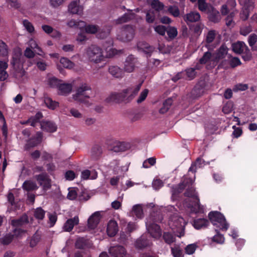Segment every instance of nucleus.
<instances>
[{
  "instance_id": "79ce46f5",
  "label": "nucleus",
  "mask_w": 257,
  "mask_h": 257,
  "mask_svg": "<svg viewBox=\"0 0 257 257\" xmlns=\"http://www.w3.org/2000/svg\"><path fill=\"white\" fill-rule=\"evenodd\" d=\"M44 102L46 106L50 109H54L57 107L58 103L57 102L53 101L50 98L45 97Z\"/></svg>"
},
{
  "instance_id": "473e14b6",
  "label": "nucleus",
  "mask_w": 257,
  "mask_h": 257,
  "mask_svg": "<svg viewBox=\"0 0 257 257\" xmlns=\"http://www.w3.org/2000/svg\"><path fill=\"white\" fill-rule=\"evenodd\" d=\"M67 25L70 27H74L81 30L84 28L85 29V28L87 26L86 24L84 21L74 20H72L70 21L68 23Z\"/></svg>"
},
{
  "instance_id": "f704fd0d",
  "label": "nucleus",
  "mask_w": 257,
  "mask_h": 257,
  "mask_svg": "<svg viewBox=\"0 0 257 257\" xmlns=\"http://www.w3.org/2000/svg\"><path fill=\"white\" fill-rule=\"evenodd\" d=\"M28 47L33 49L38 54L41 55V53L42 52L41 48L39 46L38 43L34 38L30 39L28 42Z\"/></svg>"
},
{
  "instance_id": "6e6d98bb",
  "label": "nucleus",
  "mask_w": 257,
  "mask_h": 257,
  "mask_svg": "<svg viewBox=\"0 0 257 257\" xmlns=\"http://www.w3.org/2000/svg\"><path fill=\"white\" fill-rule=\"evenodd\" d=\"M8 55V49L7 45L2 41H0V55L7 56Z\"/></svg>"
},
{
  "instance_id": "bf43d9fd",
  "label": "nucleus",
  "mask_w": 257,
  "mask_h": 257,
  "mask_svg": "<svg viewBox=\"0 0 257 257\" xmlns=\"http://www.w3.org/2000/svg\"><path fill=\"white\" fill-rule=\"evenodd\" d=\"M255 0H244L242 1V4H239L242 7L252 10L254 8Z\"/></svg>"
},
{
  "instance_id": "bb28decb",
  "label": "nucleus",
  "mask_w": 257,
  "mask_h": 257,
  "mask_svg": "<svg viewBox=\"0 0 257 257\" xmlns=\"http://www.w3.org/2000/svg\"><path fill=\"white\" fill-rule=\"evenodd\" d=\"M109 73L113 77L119 78L123 76V71L117 66H110L108 68Z\"/></svg>"
},
{
  "instance_id": "f257e3e1",
  "label": "nucleus",
  "mask_w": 257,
  "mask_h": 257,
  "mask_svg": "<svg viewBox=\"0 0 257 257\" xmlns=\"http://www.w3.org/2000/svg\"><path fill=\"white\" fill-rule=\"evenodd\" d=\"M142 84H139L135 87H129L123 89L121 92H112L105 99L107 103H120L122 101L127 102L131 101L137 95L140 90Z\"/></svg>"
},
{
  "instance_id": "9b49d317",
  "label": "nucleus",
  "mask_w": 257,
  "mask_h": 257,
  "mask_svg": "<svg viewBox=\"0 0 257 257\" xmlns=\"http://www.w3.org/2000/svg\"><path fill=\"white\" fill-rule=\"evenodd\" d=\"M47 84L51 87L57 88L59 90V93L63 95L64 84L62 80H59L55 77H50L48 78Z\"/></svg>"
},
{
  "instance_id": "c756f323",
  "label": "nucleus",
  "mask_w": 257,
  "mask_h": 257,
  "mask_svg": "<svg viewBox=\"0 0 257 257\" xmlns=\"http://www.w3.org/2000/svg\"><path fill=\"white\" fill-rule=\"evenodd\" d=\"M129 148V145L124 143L117 142L115 143L111 150L114 152H124Z\"/></svg>"
},
{
  "instance_id": "f03ea898",
  "label": "nucleus",
  "mask_w": 257,
  "mask_h": 257,
  "mask_svg": "<svg viewBox=\"0 0 257 257\" xmlns=\"http://www.w3.org/2000/svg\"><path fill=\"white\" fill-rule=\"evenodd\" d=\"M193 183L190 185L186 187V191L184 193V195L188 198H191L194 199V201L192 202L190 201L189 199H186L184 202L187 204L188 208L191 209V210L196 213L199 212L201 211V208L199 202V198L198 196L194 187L192 186Z\"/></svg>"
},
{
  "instance_id": "49530a36",
  "label": "nucleus",
  "mask_w": 257,
  "mask_h": 257,
  "mask_svg": "<svg viewBox=\"0 0 257 257\" xmlns=\"http://www.w3.org/2000/svg\"><path fill=\"white\" fill-rule=\"evenodd\" d=\"M196 69L193 68H190L186 69L185 73V76H186L188 80H193L196 76Z\"/></svg>"
},
{
  "instance_id": "412c9836",
  "label": "nucleus",
  "mask_w": 257,
  "mask_h": 257,
  "mask_svg": "<svg viewBox=\"0 0 257 257\" xmlns=\"http://www.w3.org/2000/svg\"><path fill=\"white\" fill-rule=\"evenodd\" d=\"M92 243L84 237H79L75 242V247L78 249H86L90 248Z\"/></svg>"
},
{
  "instance_id": "423d86ee",
  "label": "nucleus",
  "mask_w": 257,
  "mask_h": 257,
  "mask_svg": "<svg viewBox=\"0 0 257 257\" xmlns=\"http://www.w3.org/2000/svg\"><path fill=\"white\" fill-rule=\"evenodd\" d=\"M194 180L191 178L185 177L179 184L173 185L171 187L172 198L177 200L179 195L186 188V187L194 183Z\"/></svg>"
},
{
  "instance_id": "a211bd4d",
  "label": "nucleus",
  "mask_w": 257,
  "mask_h": 257,
  "mask_svg": "<svg viewBox=\"0 0 257 257\" xmlns=\"http://www.w3.org/2000/svg\"><path fill=\"white\" fill-rule=\"evenodd\" d=\"M100 216L99 212L96 211L89 217L87 221L88 228L94 229L96 227L100 221Z\"/></svg>"
},
{
  "instance_id": "5701e85b",
  "label": "nucleus",
  "mask_w": 257,
  "mask_h": 257,
  "mask_svg": "<svg viewBox=\"0 0 257 257\" xmlns=\"http://www.w3.org/2000/svg\"><path fill=\"white\" fill-rule=\"evenodd\" d=\"M205 165V161L202 158L200 157L197 158L195 161L192 163L188 172L195 173L197 168H202Z\"/></svg>"
},
{
  "instance_id": "4be33fe9",
  "label": "nucleus",
  "mask_w": 257,
  "mask_h": 257,
  "mask_svg": "<svg viewBox=\"0 0 257 257\" xmlns=\"http://www.w3.org/2000/svg\"><path fill=\"white\" fill-rule=\"evenodd\" d=\"M151 242L145 235L141 236L135 242V246L138 249H143L149 246Z\"/></svg>"
},
{
  "instance_id": "b1692460",
  "label": "nucleus",
  "mask_w": 257,
  "mask_h": 257,
  "mask_svg": "<svg viewBox=\"0 0 257 257\" xmlns=\"http://www.w3.org/2000/svg\"><path fill=\"white\" fill-rule=\"evenodd\" d=\"M200 15L198 12H191L185 16L184 20L186 23L196 22L200 20Z\"/></svg>"
},
{
  "instance_id": "37998d69",
  "label": "nucleus",
  "mask_w": 257,
  "mask_h": 257,
  "mask_svg": "<svg viewBox=\"0 0 257 257\" xmlns=\"http://www.w3.org/2000/svg\"><path fill=\"white\" fill-rule=\"evenodd\" d=\"M68 193L67 196V198L71 200L75 199L77 197V188H69L68 189Z\"/></svg>"
},
{
  "instance_id": "69168bd1",
  "label": "nucleus",
  "mask_w": 257,
  "mask_h": 257,
  "mask_svg": "<svg viewBox=\"0 0 257 257\" xmlns=\"http://www.w3.org/2000/svg\"><path fill=\"white\" fill-rule=\"evenodd\" d=\"M229 65L231 68H235L241 64L240 59L238 57H232L229 61Z\"/></svg>"
},
{
  "instance_id": "aec40b11",
  "label": "nucleus",
  "mask_w": 257,
  "mask_h": 257,
  "mask_svg": "<svg viewBox=\"0 0 257 257\" xmlns=\"http://www.w3.org/2000/svg\"><path fill=\"white\" fill-rule=\"evenodd\" d=\"M36 179L40 185L42 186L45 190L48 189L50 186V180L46 174H42L36 176Z\"/></svg>"
},
{
  "instance_id": "c03bdc74",
  "label": "nucleus",
  "mask_w": 257,
  "mask_h": 257,
  "mask_svg": "<svg viewBox=\"0 0 257 257\" xmlns=\"http://www.w3.org/2000/svg\"><path fill=\"white\" fill-rule=\"evenodd\" d=\"M151 5L152 8L158 12L162 11L164 7V4L159 0H153Z\"/></svg>"
},
{
  "instance_id": "864d4df0",
  "label": "nucleus",
  "mask_w": 257,
  "mask_h": 257,
  "mask_svg": "<svg viewBox=\"0 0 257 257\" xmlns=\"http://www.w3.org/2000/svg\"><path fill=\"white\" fill-rule=\"evenodd\" d=\"M171 253L174 257H182L183 251L179 246L171 247Z\"/></svg>"
},
{
  "instance_id": "a878e982",
  "label": "nucleus",
  "mask_w": 257,
  "mask_h": 257,
  "mask_svg": "<svg viewBox=\"0 0 257 257\" xmlns=\"http://www.w3.org/2000/svg\"><path fill=\"white\" fill-rule=\"evenodd\" d=\"M246 47H248L244 42L242 41H238L232 45L233 51L236 53L240 54L246 50Z\"/></svg>"
},
{
  "instance_id": "774afa93",
  "label": "nucleus",
  "mask_w": 257,
  "mask_h": 257,
  "mask_svg": "<svg viewBox=\"0 0 257 257\" xmlns=\"http://www.w3.org/2000/svg\"><path fill=\"white\" fill-rule=\"evenodd\" d=\"M45 212L41 208H37L34 213L35 217L38 219H43L45 216Z\"/></svg>"
},
{
  "instance_id": "0e129e2a",
  "label": "nucleus",
  "mask_w": 257,
  "mask_h": 257,
  "mask_svg": "<svg viewBox=\"0 0 257 257\" xmlns=\"http://www.w3.org/2000/svg\"><path fill=\"white\" fill-rule=\"evenodd\" d=\"M156 159L155 157H151L145 160L143 164V167L148 168L150 166H153L156 164Z\"/></svg>"
},
{
  "instance_id": "09e8293b",
  "label": "nucleus",
  "mask_w": 257,
  "mask_h": 257,
  "mask_svg": "<svg viewBox=\"0 0 257 257\" xmlns=\"http://www.w3.org/2000/svg\"><path fill=\"white\" fill-rule=\"evenodd\" d=\"M167 11L174 17H178L180 15V11L179 8L176 6H170Z\"/></svg>"
},
{
  "instance_id": "6e6552de",
  "label": "nucleus",
  "mask_w": 257,
  "mask_h": 257,
  "mask_svg": "<svg viewBox=\"0 0 257 257\" xmlns=\"http://www.w3.org/2000/svg\"><path fill=\"white\" fill-rule=\"evenodd\" d=\"M206 83L204 81H199L193 87L190 94V97L194 99L201 97L205 92Z\"/></svg>"
},
{
  "instance_id": "20e7f679",
  "label": "nucleus",
  "mask_w": 257,
  "mask_h": 257,
  "mask_svg": "<svg viewBox=\"0 0 257 257\" xmlns=\"http://www.w3.org/2000/svg\"><path fill=\"white\" fill-rule=\"evenodd\" d=\"M86 55L89 61L95 64L100 63L104 59L102 49L95 45H92L87 49Z\"/></svg>"
},
{
  "instance_id": "338daca9",
  "label": "nucleus",
  "mask_w": 257,
  "mask_h": 257,
  "mask_svg": "<svg viewBox=\"0 0 257 257\" xmlns=\"http://www.w3.org/2000/svg\"><path fill=\"white\" fill-rule=\"evenodd\" d=\"M146 20L148 23H153L155 20V14L152 11H149L146 14Z\"/></svg>"
},
{
  "instance_id": "13d9d810",
  "label": "nucleus",
  "mask_w": 257,
  "mask_h": 257,
  "mask_svg": "<svg viewBox=\"0 0 257 257\" xmlns=\"http://www.w3.org/2000/svg\"><path fill=\"white\" fill-rule=\"evenodd\" d=\"M211 56H212V54H211V52H210L209 51L205 52L204 54V55H203V56L200 59V60H199L200 63L201 64H206L207 62H208L210 60V59L211 57Z\"/></svg>"
},
{
  "instance_id": "680f3d73",
  "label": "nucleus",
  "mask_w": 257,
  "mask_h": 257,
  "mask_svg": "<svg viewBox=\"0 0 257 257\" xmlns=\"http://www.w3.org/2000/svg\"><path fill=\"white\" fill-rule=\"evenodd\" d=\"M131 19V15L125 13L123 16L120 17V18H118L116 21V24H121L123 23H125L128 22Z\"/></svg>"
},
{
  "instance_id": "4468645a",
  "label": "nucleus",
  "mask_w": 257,
  "mask_h": 257,
  "mask_svg": "<svg viewBox=\"0 0 257 257\" xmlns=\"http://www.w3.org/2000/svg\"><path fill=\"white\" fill-rule=\"evenodd\" d=\"M206 14L208 20L213 23H219L221 19L219 12L214 7H210V9Z\"/></svg>"
},
{
  "instance_id": "8fccbe9b",
  "label": "nucleus",
  "mask_w": 257,
  "mask_h": 257,
  "mask_svg": "<svg viewBox=\"0 0 257 257\" xmlns=\"http://www.w3.org/2000/svg\"><path fill=\"white\" fill-rule=\"evenodd\" d=\"M99 27L96 25H88L85 28V32L88 34H95L99 30Z\"/></svg>"
},
{
  "instance_id": "de8ad7c7",
  "label": "nucleus",
  "mask_w": 257,
  "mask_h": 257,
  "mask_svg": "<svg viewBox=\"0 0 257 257\" xmlns=\"http://www.w3.org/2000/svg\"><path fill=\"white\" fill-rule=\"evenodd\" d=\"M166 32L167 33L169 38L171 39H174L178 34L177 29L174 27H169L167 29H166Z\"/></svg>"
},
{
  "instance_id": "cd10ccee",
  "label": "nucleus",
  "mask_w": 257,
  "mask_h": 257,
  "mask_svg": "<svg viewBox=\"0 0 257 257\" xmlns=\"http://www.w3.org/2000/svg\"><path fill=\"white\" fill-rule=\"evenodd\" d=\"M79 219L78 216L67 220L65 222V231H71L74 226L79 223Z\"/></svg>"
},
{
  "instance_id": "39448f33",
  "label": "nucleus",
  "mask_w": 257,
  "mask_h": 257,
  "mask_svg": "<svg viewBox=\"0 0 257 257\" xmlns=\"http://www.w3.org/2000/svg\"><path fill=\"white\" fill-rule=\"evenodd\" d=\"M91 87L86 83L82 84L76 90V93L73 95V99L78 102L88 105L89 101L88 99L89 96L86 94L87 90H91Z\"/></svg>"
},
{
  "instance_id": "1a4fd4ad",
  "label": "nucleus",
  "mask_w": 257,
  "mask_h": 257,
  "mask_svg": "<svg viewBox=\"0 0 257 257\" xmlns=\"http://www.w3.org/2000/svg\"><path fill=\"white\" fill-rule=\"evenodd\" d=\"M28 222V217L26 215H23L21 218L12 220L11 224L16 228L14 229V234L17 236L21 235L24 233V231L19 228V226Z\"/></svg>"
},
{
  "instance_id": "4c0bfd02",
  "label": "nucleus",
  "mask_w": 257,
  "mask_h": 257,
  "mask_svg": "<svg viewBox=\"0 0 257 257\" xmlns=\"http://www.w3.org/2000/svg\"><path fill=\"white\" fill-rule=\"evenodd\" d=\"M163 238L164 240V241L168 244H171L176 241V237L173 235V234L169 232H164Z\"/></svg>"
},
{
  "instance_id": "2eb2a0df",
  "label": "nucleus",
  "mask_w": 257,
  "mask_h": 257,
  "mask_svg": "<svg viewBox=\"0 0 257 257\" xmlns=\"http://www.w3.org/2000/svg\"><path fill=\"white\" fill-rule=\"evenodd\" d=\"M21 53L19 50H15L13 54L11 64L16 70H22L23 68L22 63L21 61Z\"/></svg>"
},
{
  "instance_id": "7c9ffc66",
  "label": "nucleus",
  "mask_w": 257,
  "mask_h": 257,
  "mask_svg": "<svg viewBox=\"0 0 257 257\" xmlns=\"http://www.w3.org/2000/svg\"><path fill=\"white\" fill-rule=\"evenodd\" d=\"M228 50L227 46L224 44H222L217 50L215 59L218 61L224 58L227 53Z\"/></svg>"
},
{
  "instance_id": "a18cd8bd",
  "label": "nucleus",
  "mask_w": 257,
  "mask_h": 257,
  "mask_svg": "<svg viewBox=\"0 0 257 257\" xmlns=\"http://www.w3.org/2000/svg\"><path fill=\"white\" fill-rule=\"evenodd\" d=\"M204 27V25L201 23H198L191 26V29L194 33L197 35H200Z\"/></svg>"
},
{
  "instance_id": "e2e57ef3",
  "label": "nucleus",
  "mask_w": 257,
  "mask_h": 257,
  "mask_svg": "<svg viewBox=\"0 0 257 257\" xmlns=\"http://www.w3.org/2000/svg\"><path fill=\"white\" fill-rule=\"evenodd\" d=\"M40 240V235L38 233H35L32 237L30 245L31 247H35Z\"/></svg>"
},
{
  "instance_id": "052dcab7",
  "label": "nucleus",
  "mask_w": 257,
  "mask_h": 257,
  "mask_svg": "<svg viewBox=\"0 0 257 257\" xmlns=\"http://www.w3.org/2000/svg\"><path fill=\"white\" fill-rule=\"evenodd\" d=\"M241 54H242L241 57L244 61H249L251 59L252 54L248 47H246V50Z\"/></svg>"
},
{
  "instance_id": "c9c22d12",
  "label": "nucleus",
  "mask_w": 257,
  "mask_h": 257,
  "mask_svg": "<svg viewBox=\"0 0 257 257\" xmlns=\"http://www.w3.org/2000/svg\"><path fill=\"white\" fill-rule=\"evenodd\" d=\"M198 8L199 11L202 12L207 13L210 7H213L211 4L206 2V0H198Z\"/></svg>"
},
{
  "instance_id": "6ab92c4d",
  "label": "nucleus",
  "mask_w": 257,
  "mask_h": 257,
  "mask_svg": "<svg viewBox=\"0 0 257 257\" xmlns=\"http://www.w3.org/2000/svg\"><path fill=\"white\" fill-rule=\"evenodd\" d=\"M118 231V225L116 221L110 220L107 226L106 232L109 236H114Z\"/></svg>"
},
{
  "instance_id": "7ed1b4c3",
  "label": "nucleus",
  "mask_w": 257,
  "mask_h": 257,
  "mask_svg": "<svg viewBox=\"0 0 257 257\" xmlns=\"http://www.w3.org/2000/svg\"><path fill=\"white\" fill-rule=\"evenodd\" d=\"M208 218L213 225L219 228L222 231H226L229 228L224 216L217 211H211L208 214Z\"/></svg>"
},
{
  "instance_id": "ea45409f",
  "label": "nucleus",
  "mask_w": 257,
  "mask_h": 257,
  "mask_svg": "<svg viewBox=\"0 0 257 257\" xmlns=\"http://www.w3.org/2000/svg\"><path fill=\"white\" fill-rule=\"evenodd\" d=\"M23 188L26 191H31L37 189L38 187L35 182L28 180L23 183Z\"/></svg>"
},
{
  "instance_id": "393cba45",
  "label": "nucleus",
  "mask_w": 257,
  "mask_h": 257,
  "mask_svg": "<svg viewBox=\"0 0 257 257\" xmlns=\"http://www.w3.org/2000/svg\"><path fill=\"white\" fill-rule=\"evenodd\" d=\"M130 216H136L138 218L141 219L144 217V212L142 206L140 204L135 205L132 211L130 213Z\"/></svg>"
},
{
  "instance_id": "4d7b16f0",
  "label": "nucleus",
  "mask_w": 257,
  "mask_h": 257,
  "mask_svg": "<svg viewBox=\"0 0 257 257\" xmlns=\"http://www.w3.org/2000/svg\"><path fill=\"white\" fill-rule=\"evenodd\" d=\"M23 24L26 30L30 33H32L34 32L35 29L31 23L27 20H25L23 22Z\"/></svg>"
},
{
  "instance_id": "dca6fc26",
  "label": "nucleus",
  "mask_w": 257,
  "mask_h": 257,
  "mask_svg": "<svg viewBox=\"0 0 257 257\" xmlns=\"http://www.w3.org/2000/svg\"><path fill=\"white\" fill-rule=\"evenodd\" d=\"M147 228L151 235L155 238L160 237L161 235V229L159 225L156 223H147Z\"/></svg>"
},
{
  "instance_id": "5fc2aeb1",
  "label": "nucleus",
  "mask_w": 257,
  "mask_h": 257,
  "mask_svg": "<svg viewBox=\"0 0 257 257\" xmlns=\"http://www.w3.org/2000/svg\"><path fill=\"white\" fill-rule=\"evenodd\" d=\"M13 235L11 234H6L4 237L0 238V243L4 245L9 244L13 240Z\"/></svg>"
},
{
  "instance_id": "72a5a7b5",
  "label": "nucleus",
  "mask_w": 257,
  "mask_h": 257,
  "mask_svg": "<svg viewBox=\"0 0 257 257\" xmlns=\"http://www.w3.org/2000/svg\"><path fill=\"white\" fill-rule=\"evenodd\" d=\"M219 228H215V231L216 234L214 236L211 238L212 242H215L218 244H223L224 242L225 238L223 235L219 232Z\"/></svg>"
},
{
  "instance_id": "3c124183",
  "label": "nucleus",
  "mask_w": 257,
  "mask_h": 257,
  "mask_svg": "<svg viewBox=\"0 0 257 257\" xmlns=\"http://www.w3.org/2000/svg\"><path fill=\"white\" fill-rule=\"evenodd\" d=\"M250 10V9L242 7V8L240 13V18L242 21L247 20L249 17Z\"/></svg>"
},
{
  "instance_id": "e433bc0d",
  "label": "nucleus",
  "mask_w": 257,
  "mask_h": 257,
  "mask_svg": "<svg viewBox=\"0 0 257 257\" xmlns=\"http://www.w3.org/2000/svg\"><path fill=\"white\" fill-rule=\"evenodd\" d=\"M173 103V99L172 98L167 99L163 103V105L159 110V112L164 114L167 112L169 109L170 106Z\"/></svg>"
},
{
  "instance_id": "0eeeda50",
  "label": "nucleus",
  "mask_w": 257,
  "mask_h": 257,
  "mask_svg": "<svg viewBox=\"0 0 257 257\" xmlns=\"http://www.w3.org/2000/svg\"><path fill=\"white\" fill-rule=\"evenodd\" d=\"M135 35V30L130 25L124 26L117 35V38L120 41L126 42L131 41Z\"/></svg>"
},
{
  "instance_id": "2f4dec72",
  "label": "nucleus",
  "mask_w": 257,
  "mask_h": 257,
  "mask_svg": "<svg viewBox=\"0 0 257 257\" xmlns=\"http://www.w3.org/2000/svg\"><path fill=\"white\" fill-rule=\"evenodd\" d=\"M208 220L205 218H198L194 219L193 221V226L194 228L197 229L206 227L208 226Z\"/></svg>"
},
{
  "instance_id": "603ef678",
  "label": "nucleus",
  "mask_w": 257,
  "mask_h": 257,
  "mask_svg": "<svg viewBox=\"0 0 257 257\" xmlns=\"http://www.w3.org/2000/svg\"><path fill=\"white\" fill-rule=\"evenodd\" d=\"M216 37V32L215 30H210L208 31L206 37L205 41L207 44L211 43Z\"/></svg>"
},
{
  "instance_id": "c85d7f7f",
  "label": "nucleus",
  "mask_w": 257,
  "mask_h": 257,
  "mask_svg": "<svg viewBox=\"0 0 257 257\" xmlns=\"http://www.w3.org/2000/svg\"><path fill=\"white\" fill-rule=\"evenodd\" d=\"M41 128L48 132L52 133L56 131L57 127L55 124L50 121H43L41 122Z\"/></svg>"
},
{
  "instance_id": "9d476101",
  "label": "nucleus",
  "mask_w": 257,
  "mask_h": 257,
  "mask_svg": "<svg viewBox=\"0 0 257 257\" xmlns=\"http://www.w3.org/2000/svg\"><path fill=\"white\" fill-rule=\"evenodd\" d=\"M169 223L172 229H176L177 230L184 229L185 225L184 218L177 215L173 216Z\"/></svg>"
},
{
  "instance_id": "58836bf2",
  "label": "nucleus",
  "mask_w": 257,
  "mask_h": 257,
  "mask_svg": "<svg viewBox=\"0 0 257 257\" xmlns=\"http://www.w3.org/2000/svg\"><path fill=\"white\" fill-rule=\"evenodd\" d=\"M102 153V148L100 145L96 144L92 147L91 149V154L95 159L99 157Z\"/></svg>"
},
{
  "instance_id": "f3484780",
  "label": "nucleus",
  "mask_w": 257,
  "mask_h": 257,
  "mask_svg": "<svg viewBox=\"0 0 257 257\" xmlns=\"http://www.w3.org/2000/svg\"><path fill=\"white\" fill-rule=\"evenodd\" d=\"M109 252L112 257H123L125 254L126 250L123 246L116 245L110 247Z\"/></svg>"
},
{
  "instance_id": "ddd939ff",
  "label": "nucleus",
  "mask_w": 257,
  "mask_h": 257,
  "mask_svg": "<svg viewBox=\"0 0 257 257\" xmlns=\"http://www.w3.org/2000/svg\"><path fill=\"white\" fill-rule=\"evenodd\" d=\"M80 1L75 0L71 2L68 6V12L72 14L81 15L82 14L83 7L79 5Z\"/></svg>"
},
{
  "instance_id": "a19ab883",
  "label": "nucleus",
  "mask_w": 257,
  "mask_h": 257,
  "mask_svg": "<svg viewBox=\"0 0 257 257\" xmlns=\"http://www.w3.org/2000/svg\"><path fill=\"white\" fill-rule=\"evenodd\" d=\"M42 117V114L41 112H38L34 116L30 117L28 122L30 123L31 125L35 126Z\"/></svg>"
},
{
  "instance_id": "f8f14e48",
  "label": "nucleus",
  "mask_w": 257,
  "mask_h": 257,
  "mask_svg": "<svg viewBox=\"0 0 257 257\" xmlns=\"http://www.w3.org/2000/svg\"><path fill=\"white\" fill-rule=\"evenodd\" d=\"M138 62L137 58L133 55H128L124 62V71L127 72H132L135 68L136 65Z\"/></svg>"
}]
</instances>
